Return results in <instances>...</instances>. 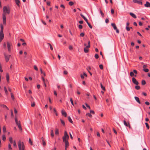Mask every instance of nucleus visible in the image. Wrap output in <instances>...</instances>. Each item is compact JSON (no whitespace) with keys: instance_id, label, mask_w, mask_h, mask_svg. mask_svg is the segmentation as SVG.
<instances>
[{"instance_id":"1","label":"nucleus","mask_w":150,"mask_h":150,"mask_svg":"<svg viewBox=\"0 0 150 150\" xmlns=\"http://www.w3.org/2000/svg\"><path fill=\"white\" fill-rule=\"evenodd\" d=\"M18 147L19 150H25V147L23 142H18Z\"/></svg>"},{"instance_id":"2","label":"nucleus","mask_w":150,"mask_h":150,"mask_svg":"<svg viewBox=\"0 0 150 150\" xmlns=\"http://www.w3.org/2000/svg\"><path fill=\"white\" fill-rule=\"evenodd\" d=\"M3 12L6 15V13L9 14L10 13V10L9 8L6 6L3 7Z\"/></svg>"},{"instance_id":"3","label":"nucleus","mask_w":150,"mask_h":150,"mask_svg":"<svg viewBox=\"0 0 150 150\" xmlns=\"http://www.w3.org/2000/svg\"><path fill=\"white\" fill-rule=\"evenodd\" d=\"M69 138V136L66 131H65L64 133V135L62 137L63 140L65 141L68 140Z\"/></svg>"},{"instance_id":"4","label":"nucleus","mask_w":150,"mask_h":150,"mask_svg":"<svg viewBox=\"0 0 150 150\" xmlns=\"http://www.w3.org/2000/svg\"><path fill=\"white\" fill-rule=\"evenodd\" d=\"M137 74V71L136 70H134L133 71H131L130 73V75L131 77H136V74Z\"/></svg>"},{"instance_id":"5","label":"nucleus","mask_w":150,"mask_h":150,"mask_svg":"<svg viewBox=\"0 0 150 150\" xmlns=\"http://www.w3.org/2000/svg\"><path fill=\"white\" fill-rule=\"evenodd\" d=\"M4 57L6 62H8L9 60V59L11 57V55L7 54L5 52L4 53Z\"/></svg>"},{"instance_id":"6","label":"nucleus","mask_w":150,"mask_h":150,"mask_svg":"<svg viewBox=\"0 0 150 150\" xmlns=\"http://www.w3.org/2000/svg\"><path fill=\"white\" fill-rule=\"evenodd\" d=\"M6 14H3L2 15L3 23L4 25H6Z\"/></svg>"},{"instance_id":"7","label":"nucleus","mask_w":150,"mask_h":150,"mask_svg":"<svg viewBox=\"0 0 150 150\" xmlns=\"http://www.w3.org/2000/svg\"><path fill=\"white\" fill-rule=\"evenodd\" d=\"M63 142L65 143V150H67V148L69 146V143L68 141V140L63 141Z\"/></svg>"},{"instance_id":"8","label":"nucleus","mask_w":150,"mask_h":150,"mask_svg":"<svg viewBox=\"0 0 150 150\" xmlns=\"http://www.w3.org/2000/svg\"><path fill=\"white\" fill-rule=\"evenodd\" d=\"M132 81L134 84L136 85H138L139 84L138 82L137 81L136 79L134 77H133L132 78Z\"/></svg>"},{"instance_id":"9","label":"nucleus","mask_w":150,"mask_h":150,"mask_svg":"<svg viewBox=\"0 0 150 150\" xmlns=\"http://www.w3.org/2000/svg\"><path fill=\"white\" fill-rule=\"evenodd\" d=\"M7 48L8 51L9 52H11V44L9 42H7Z\"/></svg>"},{"instance_id":"10","label":"nucleus","mask_w":150,"mask_h":150,"mask_svg":"<svg viewBox=\"0 0 150 150\" xmlns=\"http://www.w3.org/2000/svg\"><path fill=\"white\" fill-rule=\"evenodd\" d=\"M133 2L134 3H137L141 5L142 4V1H138L137 0H133Z\"/></svg>"},{"instance_id":"11","label":"nucleus","mask_w":150,"mask_h":150,"mask_svg":"<svg viewBox=\"0 0 150 150\" xmlns=\"http://www.w3.org/2000/svg\"><path fill=\"white\" fill-rule=\"evenodd\" d=\"M62 115L64 116L65 117H66L67 116V114L64 110H62L61 111Z\"/></svg>"},{"instance_id":"12","label":"nucleus","mask_w":150,"mask_h":150,"mask_svg":"<svg viewBox=\"0 0 150 150\" xmlns=\"http://www.w3.org/2000/svg\"><path fill=\"white\" fill-rule=\"evenodd\" d=\"M144 6L146 7H150V3L148 1H146V3L144 4Z\"/></svg>"},{"instance_id":"13","label":"nucleus","mask_w":150,"mask_h":150,"mask_svg":"<svg viewBox=\"0 0 150 150\" xmlns=\"http://www.w3.org/2000/svg\"><path fill=\"white\" fill-rule=\"evenodd\" d=\"M0 106L4 108H6L7 110H8L9 108L7 107V106L4 104H0Z\"/></svg>"},{"instance_id":"14","label":"nucleus","mask_w":150,"mask_h":150,"mask_svg":"<svg viewBox=\"0 0 150 150\" xmlns=\"http://www.w3.org/2000/svg\"><path fill=\"white\" fill-rule=\"evenodd\" d=\"M123 122L125 126L127 127H130V126L129 122H128L127 124L125 120H124Z\"/></svg>"},{"instance_id":"15","label":"nucleus","mask_w":150,"mask_h":150,"mask_svg":"<svg viewBox=\"0 0 150 150\" xmlns=\"http://www.w3.org/2000/svg\"><path fill=\"white\" fill-rule=\"evenodd\" d=\"M134 98L137 102H138L139 104H141L140 101L139 100V98L138 97L135 96L134 97Z\"/></svg>"},{"instance_id":"16","label":"nucleus","mask_w":150,"mask_h":150,"mask_svg":"<svg viewBox=\"0 0 150 150\" xmlns=\"http://www.w3.org/2000/svg\"><path fill=\"white\" fill-rule=\"evenodd\" d=\"M6 77L7 80V81L9 83V76L8 74L7 73L6 75Z\"/></svg>"},{"instance_id":"17","label":"nucleus","mask_w":150,"mask_h":150,"mask_svg":"<svg viewBox=\"0 0 150 150\" xmlns=\"http://www.w3.org/2000/svg\"><path fill=\"white\" fill-rule=\"evenodd\" d=\"M18 128L20 130H22V128L21 124V122L20 121H18Z\"/></svg>"},{"instance_id":"18","label":"nucleus","mask_w":150,"mask_h":150,"mask_svg":"<svg viewBox=\"0 0 150 150\" xmlns=\"http://www.w3.org/2000/svg\"><path fill=\"white\" fill-rule=\"evenodd\" d=\"M129 14L130 15V16H131L133 18H137V16L134 13L131 12Z\"/></svg>"},{"instance_id":"19","label":"nucleus","mask_w":150,"mask_h":150,"mask_svg":"<svg viewBox=\"0 0 150 150\" xmlns=\"http://www.w3.org/2000/svg\"><path fill=\"white\" fill-rule=\"evenodd\" d=\"M4 35L3 32H0V38L4 39Z\"/></svg>"},{"instance_id":"20","label":"nucleus","mask_w":150,"mask_h":150,"mask_svg":"<svg viewBox=\"0 0 150 150\" xmlns=\"http://www.w3.org/2000/svg\"><path fill=\"white\" fill-rule=\"evenodd\" d=\"M16 3L18 6H20V1L19 0H15Z\"/></svg>"},{"instance_id":"21","label":"nucleus","mask_w":150,"mask_h":150,"mask_svg":"<svg viewBox=\"0 0 150 150\" xmlns=\"http://www.w3.org/2000/svg\"><path fill=\"white\" fill-rule=\"evenodd\" d=\"M1 30L0 32H3L4 27L2 24H0Z\"/></svg>"},{"instance_id":"22","label":"nucleus","mask_w":150,"mask_h":150,"mask_svg":"<svg viewBox=\"0 0 150 150\" xmlns=\"http://www.w3.org/2000/svg\"><path fill=\"white\" fill-rule=\"evenodd\" d=\"M88 48L86 47V46L85 47L84 49V52L85 53H87L88 52Z\"/></svg>"},{"instance_id":"23","label":"nucleus","mask_w":150,"mask_h":150,"mask_svg":"<svg viewBox=\"0 0 150 150\" xmlns=\"http://www.w3.org/2000/svg\"><path fill=\"white\" fill-rule=\"evenodd\" d=\"M111 25L112 26V27H113L114 29V30L116 29L117 28V27L115 24L114 23H112L111 24Z\"/></svg>"},{"instance_id":"24","label":"nucleus","mask_w":150,"mask_h":150,"mask_svg":"<svg viewBox=\"0 0 150 150\" xmlns=\"http://www.w3.org/2000/svg\"><path fill=\"white\" fill-rule=\"evenodd\" d=\"M68 119L69 120V121L71 123L73 124V121H72L71 118V117L69 116L68 117Z\"/></svg>"},{"instance_id":"25","label":"nucleus","mask_w":150,"mask_h":150,"mask_svg":"<svg viewBox=\"0 0 150 150\" xmlns=\"http://www.w3.org/2000/svg\"><path fill=\"white\" fill-rule=\"evenodd\" d=\"M100 86L101 89L103 91H105V89L104 86H103L101 83H100Z\"/></svg>"},{"instance_id":"26","label":"nucleus","mask_w":150,"mask_h":150,"mask_svg":"<svg viewBox=\"0 0 150 150\" xmlns=\"http://www.w3.org/2000/svg\"><path fill=\"white\" fill-rule=\"evenodd\" d=\"M4 88L5 93H6V95H7L8 93V91H7V89L6 88V87L4 86Z\"/></svg>"},{"instance_id":"27","label":"nucleus","mask_w":150,"mask_h":150,"mask_svg":"<svg viewBox=\"0 0 150 150\" xmlns=\"http://www.w3.org/2000/svg\"><path fill=\"white\" fill-rule=\"evenodd\" d=\"M15 119L16 124L17 125H18V121L17 118L16 117H15Z\"/></svg>"},{"instance_id":"28","label":"nucleus","mask_w":150,"mask_h":150,"mask_svg":"<svg viewBox=\"0 0 150 150\" xmlns=\"http://www.w3.org/2000/svg\"><path fill=\"white\" fill-rule=\"evenodd\" d=\"M146 83V81L144 80H143L142 81V84L143 85H145Z\"/></svg>"},{"instance_id":"29","label":"nucleus","mask_w":150,"mask_h":150,"mask_svg":"<svg viewBox=\"0 0 150 150\" xmlns=\"http://www.w3.org/2000/svg\"><path fill=\"white\" fill-rule=\"evenodd\" d=\"M51 136L52 137H54L53 131V130H51Z\"/></svg>"},{"instance_id":"30","label":"nucleus","mask_w":150,"mask_h":150,"mask_svg":"<svg viewBox=\"0 0 150 150\" xmlns=\"http://www.w3.org/2000/svg\"><path fill=\"white\" fill-rule=\"evenodd\" d=\"M9 141L11 144L13 143V139L12 137H10L9 138Z\"/></svg>"},{"instance_id":"31","label":"nucleus","mask_w":150,"mask_h":150,"mask_svg":"<svg viewBox=\"0 0 150 150\" xmlns=\"http://www.w3.org/2000/svg\"><path fill=\"white\" fill-rule=\"evenodd\" d=\"M88 45L86 46V47L89 48L90 47V41H88Z\"/></svg>"},{"instance_id":"32","label":"nucleus","mask_w":150,"mask_h":150,"mask_svg":"<svg viewBox=\"0 0 150 150\" xmlns=\"http://www.w3.org/2000/svg\"><path fill=\"white\" fill-rule=\"evenodd\" d=\"M91 69V68L90 67H88V69H87V70L88 71V72H89V74H90V75L91 76H92V74L91 73V72L90 71H89V70H90Z\"/></svg>"},{"instance_id":"33","label":"nucleus","mask_w":150,"mask_h":150,"mask_svg":"<svg viewBox=\"0 0 150 150\" xmlns=\"http://www.w3.org/2000/svg\"><path fill=\"white\" fill-rule=\"evenodd\" d=\"M86 115L90 117H92V115L91 113H88L86 114Z\"/></svg>"},{"instance_id":"34","label":"nucleus","mask_w":150,"mask_h":150,"mask_svg":"<svg viewBox=\"0 0 150 150\" xmlns=\"http://www.w3.org/2000/svg\"><path fill=\"white\" fill-rule=\"evenodd\" d=\"M135 88L137 90H139L140 89V88L139 86L137 85V86H135Z\"/></svg>"},{"instance_id":"35","label":"nucleus","mask_w":150,"mask_h":150,"mask_svg":"<svg viewBox=\"0 0 150 150\" xmlns=\"http://www.w3.org/2000/svg\"><path fill=\"white\" fill-rule=\"evenodd\" d=\"M60 121L62 124L64 126L65 125V123L64 121L62 119H60Z\"/></svg>"},{"instance_id":"36","label":"nucleus","mask_w":150,"mask_h":150,"mask_svg":"<svg viewBox=\"0 0 150 150\" xmlns=\"http://www.w3.org/2000/svg\"><path fill=\"white\" fill-rule=\"evenodd\" d=\"M145 124L146 125V126L148 129H149V126L148 124V123L147 122L145 123Z\"/></svg>"},{"instance_id":"37","label":"nucleus","mask_w":150,"mask_h":150,"mask_svg":"<svg viewBox=\"0 0 150 150\" xmlns=\"http://www.w3.org/2000/svg\"><path fill=\"white\" fill-rule=\"evenodd\" d=\"M11 99L13 100L14 99V95H13V94L12 93H11Z\"/></svg>"},{"instance_id":"38","label":"nucleus","mask_w":150,"mask_h":150,"mask_svg":"<svg viewBox=\"0 0 150 150\" xmlns=\"http://www.w3.org/2000/svg\"><path fill=\"white\" fill-rule=\"evenodd\" d=\"M59 133V130L58 129H57L55 130V134L56 135H58Z\"/></svg>"},{"instance_id":"39","label":"nucleus","mask_w":150,"mask_h":150,"mask_svg":"<svg viewBox=\"0 0 150 150\" xmlns=\"http://www.w3.org/2000/svg\"><path fill=\"white\" fill-rule=\"evenodd\" d=\"M3 132L4 133H5L6 132V127L5 126H4L3 127Z\"/></svg>"},{"instance_id":"40","label":"nucleus","mask_w":150,"mask_h":150,"mask_svg":"<svg viewBox=\"0 0 150 150\" xmlns=\"http://www.w3.org/2000/svg\"><path fill=\"white\" fill-rule=\"evenodd\" d=\"M100 13L102 17H103L104 16V14L101 10H100Z\"/></svg>"},{"instance_id":"41","label":"nucleus","mask_w":150,"mask_h":150,"mask_svg":"<svg viewBox=\"0 0 150 150\" xmlns=\"http://www.w3.org/2000/svg\"><path fill=\"white\" fill-rule=\"evenodd\" d=\"M70 101H71V103L72 104V105L73 106H74V104L73 100H72V98H70Z\"/></svg>"},{"instance_id":"42","label":"nucleus","mask_w":150,"mask_h":150,"mask_svg":"<svg viewBox=\"0 0 150 150\" xmlns=\"http://www.w3.org/2000/svg\"><path fill=\"white\" fill-rule=\"evenodd\" d=\"M8 147L9 150H11L12 149V148L11 147V145L10 144H8Z\"/></svg>"},{"instance_id":"43","label":"nucleus","mask_w":150,"mask_h":150,"mask_svg":"<svg viewBox=\"0 0 150 150\" xmlns=\"http://www.w3.org/2000/svg\"><path fill=\"white\" fill-rule=\"evenodd\" d=\"M69 4L70 6H72L74 4V3L72 1H70L69 2Z\"/></svg>"},{"instance_id":"44","label":"nucleus","mask_w":150,"mask_h":150,"mask_svg":"<svg viewBox=\"0 0 150 150\" xmlns=\"http://www.w3.org/2000/svg\"><path fill=\"white\" fill-rule=\"evenodd\" d=\"M143 70L146 72H147L149 71V70L148 69H143Z\"/></svg>"},{"instance_id":"45","label":"nucleus","mask_w":150,"mask_h":150,"mask_svg":"<svg viewBox=\"0 0 150 150\" xmlns=\"http://www.w3.org/2000/svg\"><path fill=\"white\" fill-rule=\"evenodd\" d=\"M29 142L30 144H31V145H33V142L30 138H29Z\"/></svg>"},{"instance_id":"46","label":"nucleus","mask_w":150,"mask_h":150,"mask_svg":"<svg viewBox=\"0 0 150 150\" xmlns=\"http://www.w3.org/2000/svg\"><path fill=\"white\" fill-rule=\"evenodd\" d=\"M87 24L90 28L92 29V26L88 22V23H87Z\"/></svg>"},{"instance_id":"47","label":"nucleus","mask_w":150,"mask_h":150,"mask_svg":"<svg viewBox=\"0 0 150 150\" xmlns=\"http://www.w3.org/2000/svg\"><path fill=\"white\" fill-rule=\"evenodd\" d=\"M99 67L100 69H103V66L102 64H100L99 66Z\"/></svg>"},{"instance_id":"48","label":"nucleus","mask_w":150,"mask_h":150,"mask_svg":"<svg viewBox=\"0 0 150 150\" xmlns=\"http://www.w3.org/2000/svg\"><path fill=\"white\" fill-rule=\"evenodd\" d=\"M95 57L96 59H98L99 58V56L97 54H96L95 55Z\"/></svg>"},{"instance_id":"49","label":"nucleus","mask_w":150,"mask_h":150,"mask_svg":"<svg viewBox=\"0 0 150 150\" xmlns=\"http://www.w3.org/2000/svg\"><path fill=\"white\" fill-rule=\"evenodd\" d=\"M48 44L49 45L50 49L51 50H52L53 49V47L52 45L49 43H48Z\"/></svg>"},{"instance_id":"50","label":"nucleus","mask_w":150,"mask_h":150,"mask_svg":"<svg viewBox=\"0 0 150 150\" xmlns=\"http://www.w3.org/2000/svg\"><path fill=\"white\" fill-rule=\"evenodd\" d=\"M2 137H3V140L4 141H5L6 140V138L5 136L4 135H3Z\"/></svg>"},{"instance_id":"51","label":"nucleus","mask_w":150,"mask_h":150,"mask_svg":"<svg viewBox=\"0 0 150 150\" xmlns=\"http://www.w3.org/2000/svg\"><path fill=\"white\" fill-rule=\"evenodd\" d=\"M79 28L80 29H81L82 28L83 26L81 25H79L78 26Z\"/></svg>"},{"instance_id":"52","label":"nucleus","mask_w":150,"mask_h":150,"mask_svg":"<svg viewBox=\"0 0 150 150\" xmlns=\"http://www.w3.org/2000/svg\"><path fill=\"white\" fill-rule=\"evenodd\" d=\"M3 46L5 49H6V44L5 42H4L3 44Z\"/></svg>"},{"instance_id":"53","label":"nucleus","mask_w":150,"mask_h":150,"mask_svg":"<svg viewBox=\"0 0 150 150\" xmlns=\"http://www.w3.org/2000/svg\"><path fill=\"white\" fill-rule=\"evenodd\" d=\"M13 145L14 147H16V146H17L16 144V141L15 140L14 141H13Z\"/></svg>"},{"instance_id":"54","label":"nucleus","mask_w":150,"mask_h":150,"mask_svg":"<svg viewBox=\"0 0 150 150\" xmlns=\"http://www.w3.org/2000/svg\"><path fill=\"white\" fill-rule=\"evenodd\" d=\"M126 29L127 31H129L130 30V28H129L128 26H126Z\"/></svg>"},{"instance_id":"55","label":"nucleus","mask_w":150,"mask_h":150,"mask_svg":"<svg viewBox=\"0 0 150 150\" xmlns=\"http://www.w3.org/2000/svg\"><path fill=\"white\" fill-rule=\"evenodd\" d=\"M85 105H86V106L89 109H90V108H91L90 107L88 104L87 103H86Z\"/></svg>"},{"instance_id":"56","label":"nucleus","mask_w":150,"mask_h":150,"mask_svg":"<svg viewBox=\"0 0 150 150\" xmlns=\"http://www.w3.org/2000/svg\"><path fill=\"white\" fill-rule=\"evenodd\" d=\"M0 71L1 72H3V70L2 69L1 65L0 63Z\"/></svg>"},{"instance_id":"57","label":"nucleus","mask_w":150,"mask_h":150,"mask_svg":"<svg viewBox=\"0 0 150 150\" xmlns=\"http://www.w3.org/2000/svg\"><path fill=\"white\" fill-rule=\"evenodd\" d=\"M149 28H150V25H148V27L146 28L145 29L146 30H149Z\"/></svg>"},{"instance_id":"58","label":"nucleus","mask_w":150,"mask_h":150,"mask_svg":"<svg viewBox=\"0 0 150 150\" xmlns=\"http://www.w3.org/2000/svg\"><path fill=\"white\" fill-rule=\"evenodd\" d=\"M85 35V34L83 33H81L80 34V36L82 37H83Z\"/></svg>"},{"instance_id":"59","label":"nucleus","mask_w":150,"mask_h":150,"mask_svg":"<svg viewBox=\"0 0 150 150\" xmlns=\"http://www.w3.org/2000/svg\"><path fill=\"white\" fill-rule=\"evenodd\" d=\"M137 34L139 35L140 36H141V37L142 38L143 37V36H142V35L140 34V33L139 32H137Z\"/></svg>"},{"instance_id":"60","label":"nucleus","mask_w":150,"mask_h":150,"mask_svg":"<svg viewBox=\"0 0 150 150\" xmlns=\"http://www.w3.org/2000/svg\"><path fill=\"white\" fill-rule=\"evenodd\" d=\"M111 13L112 14H113L114 13V11L113 9H112L111 10Z\"/></svg>"},{"instance_id":"61","label":"nucleus","mask_w":150,"mask_h":150,"mask_svg":"<svg viewBox=\"0 0 150 150\" xmlns=\"http://www.w3.org/2000/svg\"><path fill=\"white\" fill-rule=\"evenodd\" d=\"M47 5L48 6H50V1H47Z\"/></svg>"},{"instance_id":"62","label":"nucleus","mask_w":150,"mask_h":150,"mask_svg":"<svg viewBox=\"0 0 150 150\" xmlns=\"http://www.w3.org/2000/svg\"><path fill=\"white\" fill-rule=\"evenodd\" d=\"M147 67V65L146 64H144L143 65V69H145V68L146 67Z\"/></svg>"},{"instance_id":"63","label":"nucleus","mask_w":150,"mask_h":150,"mask_svg":"<svg viewBox=\"0 0 150 150\" xmlns=\"http://www.w3.org/2000/svg\"><path fill=\"white\" fill-rule=\"evenodd\" d=\"M90 113H91L92 114H94L95 113V112L93 110H90Z\"/></svg>"},{"instance_id":"64","label":"nucleus","mask_w":150,"mask_h":150,"mask_svg":"<svg viewBox=\"0 0 150 150\" xmlns=\"http://www.w3.org/2000/svg\"><path fill=\"white\" fill-rule=\"evenodd\" d=\"M64 74L65 75H67L68 74V72L67 71H64Z\"/></svg>"}]
</instances>
